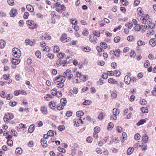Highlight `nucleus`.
Returning <instances> with one entry per match:
<instances>
[{"label": "nucleus", "mask_w": 156, "mask_h": 156, "mask_svg": "<svg viewBox=\"0 0 156 156\" xmlns=\"http://www.w3.org/2000/svg\"><path fill=\"white\" fill-rule=\"evenodd\" d=\"M80 122V119L79 118L73 120V123H74V126L76 127H78L79 126V122Z\"/></svg>", "instance_id": "nucleus-22"}, {"label": "nucleus", "mask_w": 156, "mask_h": 156, "mask_svg": "<svg viewBox=\"0 0 156 156\" xmlns=\"http://www.w3.org/2000/svg\"><path fill=\"white\" fill-rule=\"evenodd\" d=\"M35 55L38 58H41V53L40 51H37L35 52Z\"/></svg>", "instance_id": "nucleus-61"}, {"label": "nucleus", "mask_w": 156, "mask_h": 156, "mask_svg": "<svg viewBox=\"0 0 156 156\" xmlns=\"http://www.w3.org/2000/svg\"><path fill=\"white\" fill-rule=\"evenodd\" d=\"M41 111L44 115H46L48 113L47 107L45 105H43L41 107Z\"/></svg>", "instance_id": "nucleus-15"}, {"label": "nucleus", "mask_w": 156, "mask_h": 156, "mask_svg": "<svg viewBox=\"0 0 156 156\" xmlns=\"http://www.w3.org/2000/svg\"><path fill=\"white\" fill-rule=\"evenodd\" d=\"M49 107L52 109H55L56 107V103L54 101H50L49 103Z\"/></svg>", "instance_id": "nucleus-20"}, {"label": "nucleus", "mask_w": 156, "mask_h": 156, "mask_svg": "<svg viewBox=\"0 0 156 156\" xmlns=\"http://www.w3.org/2000/svg\"><path fill=\"white\" fill-rule=\"evenodd\" d=\"M25 43L27 45H30L31 46L33 44V42L31 41L30 39H27L25 40Z\"/></svg>", "instance_id": "nucleus-50"}, {"label": "nucleus", "mask_w": 156, "mask_h": 156, "mask_svg": "<svg viewBox=\"0 0 156 156\" xmlns=\"http://www.w3.org/2000/svg\"><path fill=\"white\" fill-rule=\"evenodd\" d=\"M120 1L123 5L127 6L129 4V2L127 0H120Z\"/></svg>", "instance_id": "nucleus-48"}, {"label": "nucleus", "mask_w": 156, "mask_h": 156, "mask_svg": "<svg viewBox=\"0 0 156 156\" xmlns=\"http://www.w3.org/2000/svg\"><path fill=\"white\" fill-rule=\"evenodd\" d=\"M113 127V123L112 122H110L108 124V129L109 130H111Z\"/></svg>", "instance_id": "nucleus-41"}, {"label": "nucleus", "mask_w": 156, "mask_h": 156, "mask_svg": "<svg viewBox=\"0 0 156 156\" xmlns=\"http://www.w3.org/2000/svg\"><path fill=\"white\" fill-rule=\"evenodd\" d=\"M134 151L133 148L132 147L129 148L127 151V154H128L130 155Z\"/></svg>", "instance_id": "nucleus-52"}, {"label": "nucleus", "mask_w": 156, "mask_h": 156, "mask_svg": "<svg viewBox=\"0 0 156 156\" xmlns=\"http://www.w3.org/2000/svg\"><path fill=\"white\" fill-rule=\"evenodd\" d=\"M65 56V54L64 53H62V52H60L57 55V56L59 58V59L60 60L62 58H63Z\"/></svg>", "instance_id": "nucleus-31"}, {"label": "nucleus", "mask_w": 156, "mask_h": 156, "mask_svg": "<svg viewBox=\"0 0 156 156\" xmlns=\"http://www.w3.org/2000/svg\"><path fill=\"white\" fill-rule=\"evenodd\" d=\"M0 96L2 98H5L6 97L5 92L4 91H2L0 93Z\"/></svg>", "instance_id": "nucleus-59"}, {"label": "nucleus", "mask_w": 156, "mask_h": 156, "mask_svg": "<svg viewBox=\"0 0 156 156\" xmlns=\"http://www.w3.org/2000/svg\"><path fill=\"white\" fill-rule=\"evenodd\" d=\"M58 150L60 152L63 153H65L66 151V150L65 149L62 148L60 146H59L58 147Z\"/></svg>", "instance_id": "nucleus-55"}, {"label": "nucleus", "mask_w": 156, "mask_h": 156, "mask_svg": "<svg viewBox=\"0 0 156 156\" xmlns=\"http://www.w3.org/2000/svg\"><path fill=\"white\" fill-rule=\"evenodd\" d=\"M76 75L77 78L76 79L77 81L80 80V82H84L87 81L88 79V76L87 75H83L79 72L76 73Z\"/></svg>", "instance_id": "nucleus-3"}, {"label": "nucleus", "mask_w": 156, "mask_h": 156, "mask_svg": "<svg viewBox=\"0 0 156 156\" xmlns=\"http://www.w3.org/2000/svg\"><path fill=\"white\" fill-rule=\"evenodd\" d=\"M108 82L111 84H118V82L113 78L109 79L108 80Z\"/></svg>", "instance_id": "nucleus-21"}, {"label": "nucleus", "mask_w": 156, "mask_h": 156, "mask_svg": "<svg viewBox=\"0 0 156 156\" xmlns=\"http://www.w3.org/2000/svg\"><path fill=\"white\" fill-rule=\"evenodd\" d=\"M62 76H64L65 79L67 78L68 80H70L72 78L73 75L71 73V70L69 69H67L63 73Z\"/></svg>", "instance_id": "nucleus-7"}, {"label": "nucleus", "mask_w": 156, "mask_h": 156, "mask_svg": "<svg viewBox=\"0 0 156 156\" xmlns=\"http://www.w3.org/2000/svg\"><path fill=\"white\" fill-rule=\"evenodd\" d=\"M100 45L103 48L106 49L107 48V45L106 43L104 42H101L100 43Z\"/></svg>", "instance_id": "nucleus-46"}, {"label": "nucleus", "mask_w": 156, "mask_h": 156, "mask_svg": "<svg viewBox=\"0 0 156 156\" xmlns=\"http://www.w3.org/2000/svg\"><path fill=\"white\" fill-rule=\"evenodd\" d=\"M53 50L55 53H57L60 51V48L58 46L56 45L54 47Z\"/></svg>", "instance_id": "nucleus-42"}, {"label": "nucleus", "mask_w": 156, "mask_h": 156, "mask_svg": "<svg viewBox=\"0 0 156 156\" xmlns=\"http://www.w3.org/2000/svg\"><path fill=\"white\" fill-rule=\"evenodd\" d=\"M115 74L116 77H119L121 75V72L119 70H115L114 71V75Z\"/></svg>", "instance_id": "nucleus-47"}, {"label": "nucleus", "mask_w": 156, "mask_h": 156, "mask_svg": "<svg viewBox=\"0 0 156 156\" xmlns=\"http://www.w3.org/2000/svg\"><path fill=\"white\" fill-rule=\"evenodd\" d=\"M127 138V135L125 132H123L122 136L121 137V140L122 142H123Z\"/></svg>", "instance_id": "nucleus-27"}, {"label": "nucleus", "mask_w": 156, "mask_h": 156, "mask_svg": "<svg viewBox=\"0 0 156 156\" xmlns=\"http://www.w3.org/2000/svg\"><path fill=\"white\" fill-rule=\"evenodd\" d=\"M34 129V125L32 124L30 126L28 129V132L30 133H32L33 132Z\"/></svg>", "instance_id": "nucleus-29"}, {"label": "nucleus", "mask_w": 156, "mask_h": 156, "mask_svg": "<svg viewBox=\"0 0 156 156\" xmlns=\"http://www.w3.org/2000/svg\"><path fill=\"white\" fill-rule=\"evenodd\" d=\"M131 78L128 75H126L124 78V82L125 83L128 85L131 81Z\"/></svg>", "instance_id": "nucleus-16"}, {"label": "nucleus", "mask_w": 156, "mask_h": 156, "mask_svg": "<svg viewBox=\"0 0 156 156\" xmlns=\"http://www.w3.org/2000/svg\"><path fill=\"white\" fill-rule=\"evenodd\" d=\"M89 41L92 43L96 44L98 42V39L96 37L92 34L89 35Z\"/></svg>", "instance_id": "nucleus-10"}, {"label": "nucleus", "mask_w": 156, "mask_h": 156, "mask_svg": "<svg viewBox=\"0 0 156 156\" xmlns=\"http://www.w3.org/2000/svg\"><path fill=\"white\" fill-rule=\"evenodd\" d=\"M26 8L28 11L31 12H32L34 11V8L33 6L30 4L27 5Z\"/></svg>", "instance_id": "nucleus-28"}, {"label": "nucleus", "mask_w": 156, "mask_h": 156, "mask_svg": "<svg viewBox=\"0 0 156 156\" xmlns=\"http://www.w3.org/2000/svg\"><path fill=\"white\" fill-rule=\"evenodd\" d=\"M140 20L143 24L147 25L148 27L152 28L155 27V23L152 22L151 19L150 18V16L148 14L141 16Z\"/></svg>", "instance_id": "nucleus-1"}, {"label": "nucleus", "mask_w": 156, "mask_h": 156, "mask_svg": "<svg viewBox=\"0 0 156 156\" xmlns=\"http://www.w3.org/2000/svg\"><path fill=\"white\" fill-rule=\"evenodd\" d=\"M45 40H50L51 39V37L50 35L49 34H48V33H45L44 34Z\"/></svg>", "instance_id": "nucleus-57"}, {"label": "nucleus", "mask_w": 156, "mask_h": 156, "mask_svg": "<svg viewBox=\"0 0 156 156\" xmlns=\"http://www.w3.org/2000/svg\"><path fill=\"white\" fill-rule=\"evenodd\" d=\"M6 45V42L5 41L3 40H0V48L1 49L3 48Z\"/></svg>", "instance_id": "nucleus-26"}, {"label": "nucleus", "mask_w": 156, "mask_h": 156, "mask_svg": "<svg viewBox=\"0 0 156 156\" xmlns=\"http://www.w3.org/2000/svg\"><path fill=\"white\" fill-rule=\"evenodd\" d=\"M55 10L58 12L61 13L63 11H65L66 10V7L64 5L62 4L60 6L56 7Z\"/></svg>", "instance_id": "nucleus-12"}, {"label": "nucleus", "mask_w": 156, "mask_h": 156, "mask_svg": "<svg viewBox=\"0 0 156 156\" xmlns=\"http://www.w3.org/2000/svg\"><path fill=\"white\" fill-rule=\"evenodd\" d=\"M9 14L11 17H15L18 14L17 10L16 9L12 8Z\"/></svg>", "instance_id": "nucleus-11"}, {"label": "nucleus", "mask_w": 156, "mask_h": 156, "mask_svg": "<svg viewBox=\"0 0 156 156\" xmlns=\"http://www.w3.org/2000/svg\"><path fill=\"white\" fill-rule=\"evenodd\" d=\"M151 93L153 96H156V85L154 86V90L152 91Z\"/></svg>", "instance_id": "nucleus-64"}, {"label": "nucleus", "mask_w": 156, "mask_h": 156, "mask_svg": "<svg viewBox=\"0 0 156 156\" xmlns=\"http://www.w3.org/2000/svg\"><path fill=\"white\" fill-rule=\"evenodd\" d=\"M12 54L15 57L19 58L21 55L20 50L16 48H14L12 49Z\"/></svg>", "instance_id": "nucleus-5"}, {"label": "nucleus", "mask_w": 156, "mask_h": 156, "mask_svg": "<svg viewBox=\"0 0 156 156\" xmlns=\"http://www.w3.org/2000/svg\"><path fill=\"white\" fill-rule=\"evenodd\" d=\"M82 50L84 52H89L91 50V48L88 46L84 47H83Z\"/></svg>", "instance_id": "nucleus-37"}, {"label": "nucleus", "mask_w": 156, "mask_h": 156, "mask_svg": "<svg viewBox=\"0 0 156 156\" xmlns=\"http://www.w3.org/2000/svg\"><path fill=\"white\" fill-rule=\"evenodd\" d=\"M47 141L46 139H44L42 138L41 139V143L42 146L44 148H45L47 147L48 144L47 143Z\"/></svg>", "instance_id": "nucleus-24"}, {"label": "nucleus", "mask_w": 156, "mask_h": 156, "mask_svg": "<svg viewBox=\"0 0 156 156\" xmlns=\"http://www.w3.org/2000/svg\"><path fill=\"white\" fill-rule=\"evenodd\" d=\"M82 33L83 35L86 36L89 34V33L88 30L86 28H85L84 29Z\"/></svg>", "instance_id": "nucleus-54"}, {"label": "nucleus", "mask_w": 156, "mask_h": 156, "mask_svg": "<svg viewBox=\"0 0 156 156\" xmlns=\"http://www.w3.org/2000/svg\"><path fill=\"white\" fill-rule=\"evenodd\" d=\"M27 24L29 29H34L37 27L38 25L34 21L28 20L27 21Z\"/></svg>", "instance_id": "nucleus-4"}, {"label": "nucleus", "mask_w": 156, "mask_h": 156, "mask_svg": "<svg viewBox=\"0 0 156 156\" xmlns=\"http://www.w3.org/2000/svg\"><path fill=\"white\" fill-rule=\"evenodd\" d=\"M105 115L106 113L105 112H101L98 115V119L99 120H101L104 119Z\"/></svg>", "instance_id": "nucleus-18"}, {"label": "nucleus", "mask_w": 156, "mask_h": 156, "mask_svg": "<svg viewBox=\"0 0 156 156\" xmlns=\"http://www.w3.org/2000/svg\"><path fill=\"white\" fill-rule=\"evenodd\" d=\"M92 103L91 101L90 100H85L83 103V105H91Z\"/></svg>", "instance_id": "nucleus-34"}, {"label": "nucleus", "mask_w": 156, "mask_h": 156, "mask_svg": "<svg viewBox=\"0 0 156 156\" xmlns=\"http://www.w3.org/2000/svg\"><path fill=\"white\" fill-rule=\"evenodd\" d=\"M140 30L141 32L144 33L147 30H148V26L146 25H140Z\"/></svg>", "instance_id": "nucleus-19"}, {"label": "nucleus", "mask_w": 156, "mask_h": 156, "mask_svg": "<svg viewBox=\"0 0 156 156\" xmlns=\"http://www.w3.org/2000/svg\"><path fill=\"white\" fill-rule=\"evenodd\" d=\"M7 144L10 147H12L13 145V142L12 140L9 139L7 141Z\"/></svg>", "instance_id": "nucleus-56"}, {"label": "nucleus", "mask_w": 156, "mask_h": 156, "mask_svg": "<svg viewBox=\"0 0 156 156\" xmlns=\"http://www.w3.org/2000/svg\"><path fill=\"white\" fill-rule=\"evenodd\" d=\"M141 136L139 133H136L135 134L134 138L136 140H138L140 138Z\"/></svg>", "instance_id": "nucleus-60"}, {"label": "nucleus", "mask_w": 156, "mask_h": 156, "mask_svg": "<svg viewBox=\"0 0 156 156\" xmlns=\"http://www.w3.org/2000/svg\"><path fill=\"white\" fill-rule=\"evenodd\" d=\"M137 13L140 16H141L144 15V12L141 8L139 7L137 9Z\"/></svg>", "instance_id": "nucleus-17"}, {"label": "nucleus", "mask_w": 156, "mask_h": 156, "mask_svg": "<svg viewBox=\"0 0 156 156\" xmlns=\"http://www.w3.org/2000/svg\"><path fill=\"white\" fill-rule=\"evenodd\" d=\"M66 79L64 76L61 75L56 76L53 79V81L55 83L58 82L64 83Z\"/></svg>", "instance_id": "nucleus-6"}, {"label": "nucleus", "mask_w": 156, "mask_h": 156, "mask_svg": "<svg viewBox=\"0 0 156 156\" xmlns=\"http://www.w3.org/2000/svg\"><path fill=\"white\" fill-rule=\"evenodd\" d=\"M110 53V54H114L116 57L119 58L120 56L121 53L122 52L118 48L115 49V51H111Z\"/></svg>", "instance_id": "nucleus-9"}, {"label": "nucleus", "mask_w": 156, "mask_h": 156, "mask_svg": "<svg viewBox=\"0 0 156 156\" xmlns=\"http://www.w3.org/2000/svg\"><path fill=\"white\" fill-rule=\"evenodd\" d=\"M100 129H101L100 127L98 126H96L94 127V133H98L99 132Z\"/></svg>", "instance_id": "nucleus-49"}, {"label": "nucleus", "mask_w": 156, "mask_h": 156, "mask_svg": "<svg viewBox=\"0 0 156 156\" xmlns=\"http://www.w3.org/2000/svg\"><path fill=\"white\" fill-rule=\"evenodd\" d=\"M150 44L152 47L156 45V40L154 38H152L149 41Z\"/></svg>", "instance_id": "nucleus-23"}, {"label": "nucleus", "mask_w": 156, "mask_h": 156, "mask_svg": "<svg viewBox=\"0 0 156 156\" xmlns=\"http://www.w3.org/2000/svg\"><path fill=\"white\" fill-rule=\"evenodd\" d=\"M93 35L95 37H99L100 36V32L97 30H94L92 31Z\"/></svg>", "instance_id": "nucleus-32"}, {"label": "nucleus", "mask_w": 156, "mask_h": 156, "mask_svg": "<svg viewBox=\"0 0 156 156\" xmlns=\"http://www.w3.org/2000/svg\"><path fill=\"white\" fill-rule=\"evenodd\" d=\"M148 136L145 134L142 137V141L144 143H146L148 140Z\"/></svg>", "instance_id": "nucleus-35"}, {"label": "nucleus", "mask_w": 156, "mask_h": 156, "mask_svg": "<svg viewBox=\"0 0 156 156\" xmlns=\"http://www.w3.org/2000/svg\"><path fill=\"white\" fill-rule=\"evenodd\" d=\"M130 56L131 58H134L136 56V53L134 50H132L129 53Z\"/></svg>", "instance_id": "nucleus-38"}, {"label": "nucleus", "mask_w": 156, "mask_h": 156, "mask_svg": "<svg viewBox=\"0 0 156 156\" xmlns=\"http://www.w3.org/2000/svg\"><path fill=\"white\" fill-rule=\"evenodd\" d=\"M148 28L149 29L147 30H148L147 31V34L149 36L153 35H154L155 33V31L153 29L154 28H152L148 27Z\"/></svg>", "instance_id": "nucleus-14"}, {"label": "nucleus", "mask_w": 156, "mask_h": 156, "mask_svg": "<svg viewBox=\"0 0 156 156\" xmlns=\"http://www.w3.org/2000/svg\"><path fill=\"white\" fill-rule=\"evenodd\" d=\"M23 152L21 148H17L16 150V153L17 154H21Z\"/></svg>", "instance_id": "nucleus-40"}, {"label": "nucleus", "mask_w": 156, "mask_h": 156, "mask_svg": "<svg viewBox=\"0 0 156 156\" xmlns=\"http://www.w3.org/2000/svg\"><path fill=\"white\" fill-rule=\"evenodd\" d=\"M56 87L58 88H62L65 85L64 83L63 82H57L56 83Z\"/></svg>", "instance_id": "nucleus-25"}, {"label": "nucleus", "mask_w": 156, "mask_h": 156, "mask_svg": "<svg viewBox=\"0 0 156 156\" xmlns=\"http://www.w3.org/2000/svg\"><path fill=\"white\" fill-rule=\"evenodd\" d=\"M112 112L113 114L117 116L119 114L120 112L119 109L114 108L113 109Z\"/></svg>", "instance_id": "nucleus-36"}, {"label": "nucleus", "mask_w": 156, "mask_h": 156, "mask_svg": "<svg viewBox=\"0 0 156 156\" xmlns=\"http://www.w3.org/2000/svg\"><path fill=\"white\" fill-rule=\"evenodd\" d=\"M84 112L82 111H78L76 112V115L79 117H80L81 116H83L84 115Z\"/></svg>", "instance_id": "nucleus-44"}, {"label": "nucleus", "mask_w": 156, "mask_h": 156, "mask_svg": "<svg viewBox=\"0 0 156 156\" xmlns=\"http://www.w3.org/2000/svg\"><path fill=\"white\" fill-rule=\"evenodd\" d=\"M20 59H16L15 58H13L12 60V63L15 65H16L18 64L20 62Z\"/></svg>", "instance_id": "nucleus-30"}, {"label": "nucleus", "mask_w": 156, "mask_h": 156, "mask_svg": "<svg viewBox=\"0 0 156 156\" xmlns=\"http://www.w3.org/2000/svg\"><path fill=\"white\" fill-rule=\"evenodd\" d=\"M137 45L139 46L144 45H145V43L141 40H139L137 42Z\"/></svg>", "instance_id": "nucleus-39"}, {"label": "nucleus", "mask_w": 156, "mask_h": 156, "mask_svg": "<svg viewBox=\"0 0 156 156\" xmlns=\"http://www.w3.org/2000/svg\"><path fill=\"white\" fill-rule=\"evenodd\" d=\"M4 79L5 80H9L8 83L10 84L12 83V79H10L11 76L9 74H4L3 75Z\"/></svg>", "instance_id": "nucleus-13"}, {"label": "nucleus", "mask_w": 156, "mask_h": 156, "mask_svg": "<svg viewBox=\"0 0 156 156\" xmlns=\"http://www.w3.org/2000/svg\"><path fill=\"white\" fill-rule=\"evenodd\" d=\"M64 106L61 104L58 105L57 107V108L58 110H61L64 108Z\"/></svg>", "instance_id": "nucleus-62"}, {"label": "nucleus", "mask_w": 156, "mask_h": 156, "mask_svg": "<svg viewBox=\"0 0 156 156\" xmlns=\"http://www.w3.org/2000/svg\"><path fill=\"white\" fill-rule=\"evenodd\" d=\"M120 37L119 36L116 37L114 38V41L115 43L119 42L120 40Z\"/></svg>", "instance_id": "nucleus-58"}, {"label": "nucleus", "mask_w": 156, "mask_h": 156, "mask_svg": "<svg viewBox=\"0 0 156 156\" xmlns=\"http://www.w3.org/2000/svg\"><path fill=\"white\" fill-rule=\"evenodd\" d=\"M14 117V115L13 113L11 112H7L5 114L3 119L5 123L8 124Z\"/></svg>", "instance_id": "nucleus-2"}, {"label": "nucleus", "mask_w": 156, "mask_h": 156, "mask_svg": "<svg viewBox=\"0 0 156 156\" xmlns=\"http://www.w3.org/2000/svg\"><path fill=\"white\" fill-rule=\"evenodd\" d=\"M60 40L63 42L65 43L70 41L71 38L69 37H67V35L64 34L62 35L60 38Z\"/></svg>", "instance_id": "nucleus-8"}, {"label": "nucleus", "mask_w": 156, "mask_h": 156, "mask_svg": "<svg viewBox=\"0 0 156 156\" xmlns=\"http://www.w3.org/2000/svg\"><path fill=\"white\" fill-rule=\"evenodd\" d=\"M76 19H70V22L73 25H76L78 23V21L77 20H76Z\"/></svg>", "instance_id": "nucleus-51"}, {"label": "nucleus", "mask_w": 156, "mask_h": 156, "mask_svg": "<svg viewBox=\"0 0 156 156\" xmlns=\"http://www.w3.org/2000/svg\"><path fill=\"white\" fill-rule=\"evenodd\" d=\"M117 93L116 91H113L111 94V97L112 98H115L117 97Z\"/></svg>", "instance_id": "nucleus-43"}, {"label": "nucleus", "mask_w": 156, "mask_h": 156, "mask_svg": "<svg viewBox=\"0 0 156 156\" xmlns=\"http://www.w3.org/2000/svg\"><path fill=\"white\" fill-rule=\"evenodd\" d=\"M146 122L145 119H141L137 124V126H140L142 125Z\"/></svg>", "instance_id": "nucleus-45"}, {"label": "nucleus", "mask_w": 156, "mask_h": 156, "mask_svg": "<svg viewBox=\"0 0 156 156\" xmlns=\"http://www.w3.org/2000/svg\"><path fill=\"white\" fill-rule=\"evenodd\" d=\"M126 26L129 29H131L133 27V24L132 23H127L126 24Z\"/></svg>", "instance_id": "nucleus-63"}, {"label": "nucleus", "mask_w": 156, "mask_h": 156, "mask_svg": "<svg viewBox=\"0 0 156 156\" xmlns=\"http://www.w3.org/2000/svg\"><path fill=\"white\" fill-rule=\"evenodd\" d=\"M141 110L143 113H147L148 111V109L147 108L142 107L141 108Z\"/></svg>", "instance_id": "nucleus-53"}, {"label": "nucleus", "mask_w": 156, "mask_h": 156, "mask_svg": "<svg viewBox=\"0 0 156 156\" xmlns=\"http://www.w3.org/2000/svg\"><path fill=\"white\" fill-rule=\"evenodd\" d=\"M60 102L61 104L63 106H66L67 103L66 99V98H63L61 99Z\"/></svg>", "instance_id": "nucleus-33"}]
</instances>
